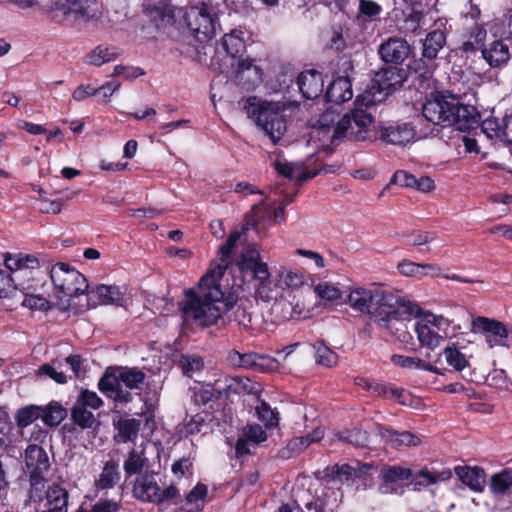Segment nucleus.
<instances>
[{
    "instance_id": "obj_1",
    "label": "nucleus",
    "mask_w": 512,
    "mask_h": 512,
    "mask_svg": "<svg viewBox=\"0 0 512 512\" xmlns=\"http://www.w3.org/2000/svg\"><path fill=\"white\" fill-rule=\"evenodd\" d=\"M348 304L355 311L369 315L399 341L408 343L412 339L407 331V322L420 313L415 303L380 288L360 287L349 293Z\"/></svg>"
},
{
    "instance_id": "obj_2",
    "label": "nucleus",
    "mask_w": 512,
    "mask_h": 512,
    "mask_svg": "<svg viewBox=\"0 0 512 512\" xmlns=\"http://www.w3.org/2000/svg\"><path fill=\"white\" fill-rule=\"evenodd\" d=\"M224 273V266L215 267L201 277L197 290L184 291L180 310L185 321L209 327L218 322L224 311L233 308L235 302L232 298L224 300V293L220 288L219 281Z\"/></svg>"
},
{
    "instance_id": "obj_3",
    "label": "nucleus",
    "mask_w": 512,
    "mask_h": 512,
    "mask_svg": "<svg viewBox=\"0 0 512 512\" xmlns=\"http://www.w3.org/2000/svg\"><path fill=\"white\" fill-rule=\"evenodd\" d=\"M425 119L434 125L454 126L459 131H470L481 122L480 113L472 105L463 104L453 95L436 93L422 107Z\"/></svg>"
},
{
    "instance_id": "obj_4",
    "label": "nucleus",
    "mask_w": 512,
    "mask_h": 512,
    "mask_svg": "<svg viewBox=\"0 0 512 512\" xmlns=\"http://www.w3.org/2000/svg\"><path fill=\"white\" fill-rule=\"evenodd\" d=\"M371 123V113L361 107H356L339 119L336 127L314 126L311 131V139L319 149L331 153L345 139L365 140Z\"/></svg>"
},
{
    "instance_id": "obj_5",
    "label": "nucleus",
    "mask_w": 512,
    "mask_h": 512,
    "mask_svg": "<svg viewBox=\"0 0 512 512\" xmlns=\"http://www.w3.org/2000/svg\"><path fill=\"white\" fill-rule=\"evenodd\" d=\"M145 378V373L138 368L118 367L114 371L106 370L98 382V388L115 402L128 403L132 395L122 385L128 389H140Z\"/></svg>"
},
{
    "instance_id": "obj_6",
    "label": "nucleus",
    "mask_w": 512,
    "mask_h": 512,
    "mask_svg": "<svg viewBox=\"0 0 512 512\" xmlns=\"http://www.w3.org/2000/svg\"><path fill=\"white\" fill-rule=\"evenodd\" d=\"M4 263L6 269L13 274L16 291H39L43 287L48 268L42 269L37 258L7 254Z\"/></svg>"
},
{
    "instance_id": "obj_7",
    "label": "nucleus",
    "mask_w": 512,
    "mask_h": 512,
    "mask_svg": "<svg viewBox=\"0 0 512 512\" xmlns=\"http://www.w3.org/2000/svg\"><path fill=\"white\" fill-rule=\"evenodd\" d=\"M244 109L273 143H277L282 138L286 131V124L279 103L261 102L256 97H249Z\"/></svg>"
},
{
    "instance_id": "obj_8",
    "label": "nucleus",
    "mask_w": 512,
    "mask_h": 512,
    "mask_svg": "<svg viewBox=\"0 0 512 512\" xmlns=\"http://www.w3.org/2000/svg\"><path fill=\"white\" fill-rule=\"evenodd\" d=\"M238 267L242 272H251L257 281L255 286V297L264 302L276 298V289L270 279V272L266 263L261 261V256L255 247L248 244L241 253Z\"/></svg>"
},
{
    "instance_id": "obj_9",
    "label": "nucleus",
    "mask_w": 512,
    "mask_h": 512,
    "mask_svg": "<svg viewBox=\"0 0 512 512\" xmlns=\"http://www.w3.org/2000/svg\"><path fill=\"white\" fill-rule=\"evenodd\" d=\"M406 79V71L397 66H390L381 69L375 74L372 85L363 95L357 97V107L363 108L367 112L370 106L381 102L393 90L401 87Z\"/></svg>"
},
{
    "instance_id": "obj_10",
    "label": "nucleus",
    "mask_w": 512,
    "mask_h": 512,
    "mask_svg": "<svg viewBox=\"0 0 512 512\" xmlns=\"http://www.w3.org/2000/svg\"><path fill=\"white\" fill-rule=\"evenodd\" d=\"M158 478L159 474L155 472L140 474L133 485L134 497L142 502L156 504L174 501L179 496V490L173 484L161 489Z\"/></svg>"
},
{
    "instance_id": "obj_11",
    "label": "nucleus",
    "mask_w": 512,
    "mask_h": 512,
    "mask_svg": "<svg viewBox=\"0 0 512 512\" xmlns=\"http://www.w3.org/2000/svg\"><path fill=\"white\" fill-rule=\"evenodd\" d=\"M50 278L55 289L69 297L89 292L88 281L77 269L59 262L50 269Z\"/></svg>"
},
{
    "instance_id": "obj_12",
    "label": "nucleus",
    "mask_w": 512,
    "mask_h": 512,
    "mask_svg": "<svg viewBox=\"0 0 512 512\" xmlns=\"http://www.w3.org/2000/svg\"><path fill=\"white\" fill-rule=\"evenodd\" d=\"M184 20L191 34L199 42H205L215 34L216 17L212 13V8L205 3L188 7Z\"/></svg>"
},
{
    "instance_id": "obj_13",
    "label": "nucleus",
    "mask_w": 512,
    "mask_h": 512,
    "mask_svg": "<svg viewBox=\"0 0 512 512\" xmlns=\"http://www.w3.org/2000/svg\"><path fill=\"white\" fill-rule=\"evenodd\" d=\"M53 13L73 16L77 20L98 21L102 11L96 0H56L52 7Z\"/></svg>"
},
{
    "instance_id": "obj_14",
    "label": "nucleus",
    "mask_w": 512,
    "mask_h": 512,
    "mask_svg": "<svg viewBox=\"0 0 512 512\" xmlns=\"http://www.w3.org/2000/svg\"><path fill=\"white\" fill-rule=\"evenodd\" d=\"M471 331L482 333L490 348L499 345L500 340L508 337V330L502 322L483 316H479L472 321Z\"/></svg>"
},
{
    "instance_id": "obj_15",
    "label": "nucleus",
    "mask_w": 512,
    "mask_h": 512,
    "mask_svg": "<svg viewBox=\"0 0 512 512\" xmlns=\"http://www.w3.org/2000/svg\"><path fill=\"white\" fill-rule=\"evenodd\" d=\"M409 43L401 37H389L379 45L378 54L385 63L401 64L410 54Z\"/></svg>"
},
{
    "instance_id": "obj_16",
    "label": "nucleus",
    "mask_w": 512,
    "mask_h": 512,
    "mask_svg": "<svg viewBox=\"0 0 512 512\" xmlns=\"http://www.w3.org/2000/svg\"><path fill=\"white\" fill-rule=\"evenodd\" d=\"M268 209L264 208L261 205H254L251 209V214L249 217H255V219L248 220V223L242 227L241 231H235L231 233L226 242L220 247L219 253H220V259L223 264L217 265L224 266L225 269L228 266L231 253L236 246L237 242L240 240L242 234H244L248 230V225L251 224L252 226H256L258 221L264 218L265 214H268Z\"/></svg>"
},
{
    "instance_id": "obj_17",
    "label": "nucleus",
    "mask_w": 512,
    "mask_h": 512,
    "mask_svg": "<svg viewBox=\"0 0 512 512\" xmlns=\"http://www.w3.org/2000/svg\"><path fill=\"white\" fill-rule=\"evenodd\" d=\"M446 43V23L442 20L435 22L433 29L426 35L422 44V56L432 61L437 58L439 51Z\"/></svg>"
},
{
    "instance_id": "obj_18",
    "label": "nucleus",
    "mask_w": 512,
    "mask_h": 512,
    "mask_svg": "<svg viewBox=\"0 0 512 512\" xmlns=\"http://www.w3.org/2000/svg\"><path fill=\"white\" fill-rule=\"evenodd\" d=\"M124 294L118 286L98 285L94 290L88 292V306L95 307L102 304L122 306Z\"/></svg>"
},
{
    "instance_id": "obj_19",
    "label": "nucleus",
    "mask_w": 512,
    "mask_h": 512,
    "mask_svg": "<svg viewBox=\"0 0 512 512\" xmlns=\"http://www.w3.org/2000/svg\"><path fill=\"white\" fill-rule=\"evenodd\" d=\"M370 464L357 463L356 467L349 464L328 466L323 471V478L327 481H338L340 483L354 480L361 476L363 471L369 470Z\"/></svg>"
},
{
    "instance_id": "obj_20",
    "label": "nucleus",
    "mask_w": 512,
    "mask_h": 512,
    "mask_svg": "<svg viewBox=\"0 0 512 512\" xmlns=\"http://www.w3.org/2000/svg\"><path fill=\"white\" fill-rule=\"evenodd\" d=\"M263 71L254 63L253 59L239 60L237 65L236 80L247 90L256 87L262 82Z\"/></svg>"
},
{
    "instance_id": "obj_21",
    "label": "nucleus",
    "mask_w": 512,
    "mask_h": 512,
    "mask_svg": "<svg viewBox=\"0 0 512 512\" xmlns=\"http://www.w3.org/2000/svg\"><path fill=\"white\" fill-rule=\"evenodd\" d=\"M377 434L392 447H415L421 444L420 437L410 431L398 432L390 427L379 425L377 428Z\"/></svg>"
},
{
    "instance_id": "obj_22",
    "label": "nucleus",
    "mask_w": 512,
    "mask_h": 512,
    "mask_svg": "<svg viewBox=\"0 0 512 512\" xmlns=\"http://www.w3.org/2000/svg\"><path fill=\"white\" fill-rule=\"evenodd\" d=\"M25 466L28 474H44L50 467L46 451L36 445L30 444L25 450Z\"/></svg>"
},
{
    "instance_id": "obj_23",
    "label": "nucleus",
    "mask_w": 512,
    "mask_h": 512,
    "mask_svg": "<svg viewBox=\"0 0 512 512\" xmlns=\"http://www.w3.org/2000/svg\"><path fill=\"white\" fill-rule=\"evenodd\" d=\"M297 84L306 99H315L320 96L324 86L322 74L315 70L300 73Z\"/></svg>"
},
{
    "instance_id": "obj_24",
    "label": "nucleus",
    "mask_w": 512,
    "mask_h": 512,
    "mask_svg": "<svg viewBox=\"0 0 512 512\" xmlns=\"http://www.w3.org/2000/svg\"><path fill=\"white\" fill-rule=\"evenodd\" d=\"M459 480L474 492H482L486 483V473L478 466H457L454 469Z\"/></svg>"
},
{
    "instance_id": "obj_25",
    "label": "nucleus",
    "mask_w": 512,
    "mask_h": 512,
    "mask_svg": "<svg viewBox=\"0 0 512 512\" xmlns=\"http://www.w3.org/2000/svg\"><path fill=\"white\" fill-rule=\"evenodd\" d=\"M381 139L393 145H406L410 143L414 136L413 128L407 124H393L382 127L380 130Z\"/></svg>"
},
{
    "instance_id": "obj_26",
    "label": "nucleus",
    "mask_w": 512,
    "mask_h": 512,
    "mask_svg": "<svg viewBox=\"0 0 512 512\" xmlns=\"http://www.w3.org/2000/svg\"><path fill=\"white\" fill-rule=\"evenodd\" d=\"M273 167L280 175L291 180L305 181L314 178L318 174L317 171H305V167L300 162H288L275 159L273 161Z\"/></svg>"
},
{
    "instance_id": "obj_27",
    "label": "nucleus",
    "mask_w": 512,
    "mask_h": 512,
    "mask_svg": "<svg viewBox=\"0 0 512 512\" xmlns=\"http://www.w3.org/2000/svg\"><path fill=\"white\" fill-rule=\"evenodd\" d=\"M48 512H68V491L58 484L50 485L46 492L45 497Z\"/></svg>"
},
{
    "instance_id": "obj_28",
    "label": "nucleus",
    "mask_w": 512,
    "mask_h": 512,
    "mask_svg": "<svg viewBox=\"0 0 512 512\" xmlns=\"http://www.w3.org/2000/svg\"><path fill=\"white\" fill-rule=\"evenodd\" d=\"M121 479V472L117 461L111 459L104 462L102 470L95 480V487L98 490L113 489Z\"/></svg>"
},
{
    "instance_id": "obj_29",
    "label": "nucleus",
    "mask_w": 512,
    "mask_h": 512,
    "mask_svg": "<svg viewBox=\"0 0 512 512\" xmlns=\"http://www.w3.org/2000/svg\"><path fill=\"white\" fill-rule=\"evenodd\" d=\"M325 97L328 102L341 104L353 97L352 84L347 77H338L327 88Z\"/></svg>"
},
{
    "instance_id": "obj_30",
    "label": "nucleus",
    "mask_w": 512,
    "mask_h": 512,
    "mask_svg": "<svg viewBox=\"0 0 512 512\" xmlns=\"http://www.w3.org/2000/svg\"><path fill=\"white\" fill-rule=\"evenodd\" d=\"M149 465V460L145 455V447L141 444L135 446L127 455L123 463V469L126 477L129 478L133 475L139 474L144 468Z\"/></svg>"
},
{
    "instance_id": "obj_31",
    "label": "nucleus",
    "mask_w": 512,
    "mask_h": 512,
    "mask_svg": "<svg viewBox=\"0 0 512 512\" xmlns=\"http://www.w3.org/2000/svg\"><path fill=\"white\" fill-rule=\"evenodd\" d=\"M414 330L422 347L430 350L437 348L443 341V337L435 330L434 325L424 321L415 323Z\"/></svg>"
},
{
    "instance_id": "obj_32",
    "label": "nucleus",
    "mask_w": 512,
    "mask_h": 512,
    "mask_svg": "<svg viewBox=\"0 0 512 512\" xmlns=\"http://www.w3.org/2000/svg\"><path fill=\"white\" fill-rule=\"evenodd\" d=\"M482 55L491 67H498L508 62L509 47L501 40L494 41L487 49H482Z\"/></svg>"
},
{
    "instance_id": "obj_33",
    "label": "nucleus",
    "mask_w": 512,
    "mask_h": 512,
    "mask_svg": "<svg viewBox=\"0 0 512 512\" xmlns=\"http://www.w3.org/2000/svg\"><path fill=\"white\" fill-rule=\"evenodd\" d=\"M489 490L496 497L512 493V469H504L491 476Z\"/></svg>"
},
{
    "instance_id": "obj_34",
    "label": "nucleus",
    "mask_w": 512,
    "mask_h": 512,
    "mask_svg": "<svg viewBox=\"0 0 512 512\" xmlns=\"http://www.w3.org/2000/svg\"><path fill=\"white\" fill-rule=\"evenodd\" d=\"M412 475L410 469L402 468L400 466H390L383 471L384 483L379 486V491L382 494H388L393 492L392 484L407 480Z\"/></svg>"
},
{
    "instance_id": "obj_35",
    "label": "nucleus",
    "mask_w": 512,
    "mask_h": 512,
    "mask_svg": "<svg viewBox=\"0 0 512 512\" xmlns=\"http://www.w3.org/2000/svg\"><path fill=\"white\" fill-rule=\"evenodd\" d=\"M398 270L404 276L423 277L440 274V268L433 264H418L408 260L400 262L398 264Z\"/></svg>"
},
{
    "instance_id": "obj_36",
    "label": "nucleus",
    "mask_w": 512,
    "mask_h": 512,
    "mask_svg": "<svg viewBox=\"0 0 512 512\" xmlns=\"http://www.w3.org/2000/svg\"><path fill=\"white\" fill-rule=\"evenodd\" d=\"M243 34L242 30L234 29L223 36L222 46L227 54L238 57L245 51L246 44Z\"/></svg>"
},
{
    "instance_id": "obj_37",
    "label": "nucleus",
    "mask_w": 512,
    "mask_h": 512,
    "mask_svg": "<svg viewBox=\"0 0 512 512\" xmlns=\"http://www.w3.org/2000/svg\"><path fill=\"white\" fill-rule=\"evenodd\" d=\"M120 54L121 51L114 46H98L86 56V62L90 65L101 66L114 61Z\"/></svg>"
},
{
    "instance_id": "obj_38",
    "label": "nucleus",
    "mask_w": 512,
    "mask_h": 512,
    "mask_svg": "<svg viewBox=\"0 0 512 512\" xmlns=\"http://www.w3.org/2000/svg\"><path fill=\"white\" fill-rule=\"evenodd\" d=\"M409 70L415 74V82H418L419 86L424 88L430 85L432 78L433 69L424 59H415L409 64Z\"/></svg>"
},
{
    "instance_id": "obj_39",
    "label": "nucleus",
    "mask_w": 512,
    "mask_h": 512,
    "mask_svg": "<svg viewBox=\"0 0 512 512\" xmlns=\"http://www.w3.org/2000/svg\"><path fill=\"white\" fill-rule=\"evenodd\" d=\"M65 371L62 360L56 359L51 363L41 365L38 369V375L47 376L58 384H65L68 380Z\"/></svg>"
},
{
    "instance_id": "obj_40",
    "label": "nucleus",
    "mask_w": 512,
    "mask_h": 512,
    "mask_svg": "<svg viewBox=\"0 0 512 512\" xmlns=\"http://www.w3.org/2000/svg\"><path fill=\"white\" fill-rule=\"evenodd\" d=\"M115 426L121 441L126 443L137 438L141 421L135 418L119 419Z\"/></svg>"
},
{
    "instance_id": "obj_41",
    "label": "nucleus",
    "mask_w": 512,
    "mask_h": 512,
    "mask_svg": "<svg viewBox=\"0 0 512 512\" xmlns=\"http://www.w3.org/2000/svg\"><path fill=\"white\" fill-rule=\"evenodd\" d=\"M21 305L36 311H48L51 309L49 300L38 291L27 290L21 292Z\"/></svg>"
},
{
    "instance_id": "obj_42",
    "label": "nucleus",
    "mask_w": 512,
    "mask_h": 512,
    "mask_svg": "<svg viewBox=\"0 0 512 512\" xmlns=\"http://www.w3.org/2000/svg\"><path fill=\"white\" fill-rule=\"evenodd\" d=\"M208 488L205 484L198 483L185 497L187 511H200L204 507Z\"/></svg>"
},
{
    "instance_id": "obj_43",
    "label": "nucleus",
    "mask_w": 512,
    "mask_h": 512,
    "mask_svg": "<svg viewBox=\"0 0 512 512\" xmlns=\"http://www.w3.org/2000/svg\"><path fill=\"white\" fill-rule=\"evenodd\" d=\"M252 356L248 362L247 370L256 372H273L278 369L279 363L276 359L265 354H257L252 352Z\"/></svg>"
},
{
    "instance_id": "obj_44",
    "label": "nucleus",
    "mask_w": 512,
    "mask_h": 512,
    "mask_svg": "<svg viewBox=\"0 0 512 512\" xmlns=\"http://www.w3.org/2000/svg\"><path fill=\"white\" fill-rule=\"evenodd\" d=\"M66 410L58 403H50L46 407H41V419L50 426H58L66 417Z\"/></svg>"
},
{
    "instance_id": "obj_45",
    "label": "nucleus",
    "mask_w": 512,
    "mask_h": 512,
    "mask_svg": "<svg viewBox=\"0 0 512 512\" xmlns=\"http://www.w3.org/2000/svg\"><path fill=\"white\" fill-rule=\"evenodd\" d=\"M316 363L324 367L330 368L337 364L338 355L330 349L322 340L314 343Z\"/></svg>"
},
{
    "instance_id": "obj_46",
    "label": "nucleus",
    "mask_w": 512,
    "mask_h": 512,
    "mask_svg": "<svg viewBox=\"0 0 512 512\" xmlns=\"http://www.w3.org/2000/svg\"><path fill=\"white\" fill-rule=\"evenodd\" d=\"M73 423L82 429H89L96 423V418L91 410L74 403L71 409Z\"/></svg>"
},
{
    "instance_id": "obj_47",
    "label": "nucleus",
    "mask_w": 512,
    "mask_h": 512,
    "mask_svg": "<svg viewBox=\"0 0 512 512\" xmlns=\"http://www.w3.org/2000/svg\"><path fill=\"white\" fill-rule=\"evenodd\" d=\"M367 391L377 396H384L388 398L397 399L402 404L405 403V401L402 400V397L404 396L405 393L403 388L388 386L385 383L374 381L373 384H367Z\"/></svg>"
},
{
    "instance_id": "obj_48",
    "label": "nucleus",
    "mask_w": 512,
    "mask_h": 512,
    "mask_svg": "<svg viewBox=\"0 0 512 512\" xmlns=\"http://www.w3.org/2000/svg\"><path fill=\"white\" fill-rule=\"evenodd\" d=\"M487 32L486 30L479 26L475 25L472 28L470 39L463 42L462 50L466 53H472L479 49H481L484 45V41L486 39Z\"/></svg>"
},
{
    "instance_id": "obj_49",
    "label": "nucleus",
    "mask_w": 512,
    "mask_h": 512,
    "mask_svg": "<svg viewBox=\"0 0 512 512\" xmlns=\"http://www.w3.org/2000/svg\"><path fill=\"white\" fill-rule=\"evenodd\" d=\"M315 294L323 300L331 303H337L342 300V292L340 289L328 282H320L314 286Z\"/></svg>"
},
{
    "instance_id": "obj_50",
    "label": "nucleus",
    "mask_w": 512,
    "mask_h": 512,
    "mask_svg": "<svg viewBox=\"0 0 512 512\" xmlns=\"http://www.w3.org/2000/svg\"><path fill=\"white\" fill-rule=\"evenodd\" d=\"M30 482L29 498L33 502H42L45 497L46 479L44 474H28Z\"/></svg>"
},
{
    "instance_id": "obj_51",
    "label": "nucleus",
    "mask_w": 512,
    "mask_h": 512,
    "mask_svg": "<svg viewBox=\"0 0 512 512\" xmlns=\"http://www.w3.org/2000/svg\"><path fill=\"white\" fill-rule=\"evenodd\" d=\"M39 418H41V407L35 405L19 409L15 416L17 425L20 427H27Z\"/></svg>"
},
{
    "instance_id": "obj_52",
    "label": "nucleus",
    "mask_w": 512,
    "mask_h": 512,
    "mask_svg": "<svg viewBox=\"0 0 512 512\" xmlns=\"http://www.w3.org/2000/svg\"><path fill=\"white\" fill-rule=\"evenodd\" d=\"M447 363L456 371H462L469 365V361L455 346L446 347L443 351Z\"/></svg>"
},
{
    "instance_id": "obj_53",
    "label": "nucleus",
    "mask_w": 512,
    "mask_h": 512,
    "mask_svg": "<svg viewBox=\"0 0 512 512\" xmlns=\"http://www.w3.org/2000/svg\"><path fill=\"white\" fill-rule=\"evenodd\" d=\"M258 419L264 423L266 428H273L278 425V416L264 400L259 401L256 406Z\"/></svg>"
},
{
    "instance_id": "obj_54",
    "label": "nucleus",
    "mask_w": 512,
    "mask_h": 512,
    "mask_svg": "<svg viewBox=\"0 0 512 512\" xmlns=\"http://www.w3.org/2000/svg\"><path fill=\"white\" fill-rule=\"evenodd\" d=\"M179 365L184 375L193 377L194 373L200 372L203 369L204 362L198 355H185L181 357Z\"/></svg>"
},
{
    "instance_id": "obj_55",
    "label": "nucleus",
    "mask_w": 512,
    "mask_h": 512,
    "mask_svg": "<svg viewBox=\"0 0 512 512\" xmlns=\"http://www.w3.org/2000/svg\"><path fill=\"white\" fill-rule=\"evenodd\" d=\"M17 291L13 274L0 268V298L16 297Z\"/></svg>"
},
{
    "instance_id": "obj_56",
    "label": "nucleus",
    "mask_w": 512,
    "mask_h": 512,
    "mask_svg": "<svg viewBox=\"0 0 512 512\" xmlns=\"http://www.w3.org/2000/svg\"><path fill=\"white\" fill-rule=\"evenodd\" d=\"M75 404L92 410H97L102 407L103 400L96 392L88 389H82L75 401Z\"/></svg>"
},
{
    "instance_id": "obj_57",
    "label": "nucleus",
    "mask_w": 512,
    "mask_h": 512,
    "mask_svg": "<svg viewBox=\"0 0 512 512\" xmlns=\"http://www.w3.org/2000/svg\"><path fill=\"white\" fill-rule=\"evenodd\" d=\"M339 439L356 447H367L369 445V435L366 431H348L345 434L339 435Z\"/></svg>"
},
{
    "instance_id": "obj_58",
    "label": "nucleus",
    "mask_w": 512,
    "mask_h": 512,
    "mask_svg": "<svg viewBox=\"0 0 512 512\" xmlns=\"http://www.w3.org/2000/svg\"><path fill=\"white\" fill-rule=\"evenodd\" d=\"M422 10L413 8V11L404 19L401 27L404 33H416L420 29L423 18Z\"/></svg>"
},
{
    "instance_id": "obj_59",
    "label": "nucleus",
    "mask_w": 512,
    "mask_h": 512,
    "mask_svg": "<svg viewBox=\"0 0 512 512\" xmlns=\"http://www.w3.org/2000/svg\"><path fill=\"white\" fill-rule=\"evenodd\" d=\"M310 440H311V438H310L309 434L306 436H300V437H296V438L292 439L288 443L287 448L279 451L280 457L281 458H289L290 451H302V450L306 449L313 443V441H310Z\"/></svg>"
},
{
    "instance_id": "obj_60",
    "label": "nucleus",
    "mask_w": 512,
    "mask_h": 512,
    "mask_svg": "<svg viewBox=\"0 0 512 512\" xmlns=\"http://www.w3.org/2000/svg\"><path fill=\"white\" fill-rule=\"evenodd\" d=\"M359 16L374 20L382 12V7L372 0H360L358 7Z\"/></svg>"
},
{
    "instance_id": "obj_61",
    "label": "nucleus",
    "mask_w": 512,
    "mask_h": 512,
    "mask_svg": "<svg viewBox=\"0 0 512 512\" xmlns=\"http://www.w3.org/2000/svg\"><path fill=\"white\" fill-rule=\"evenodd\" d=\"M243 435L247 440L255 444H260L267 439L265 430L258 424H248L245 426L243 429Z\"/></svg>"
},
{
    "instance_id": "obj_62",
    "label": "nucleus",
    "mask_w": 512,
    "mask_h": 512,
    "mask_svg": "<svg viewBox=\"0 0 512 512\" xmlns=\"http://www.w3.org/2000/svg\"><path fill=\"white\" fill-rule=\"evenodd\" d=\"M251 357H253L252 352L240 353L237 350H231L228 352L226 360L233 368L246 369Z\"/></svg>"
},
{
    "instance_id": "obj_63",
    "label": "nucleus",
    "mask_w": 512,
    "mask_h": 512,
    "mask_svg": "<svg viewBox=\"0 0 512 512\" xmlns=\"http://www.w3.org/2000/svg\"><path fill=\"white\" fill-rule=\"evenodd\" d=\"M390 360L395 366L405 369H419L422 365V359L418 357L393 354Z\"/></svg>"
},
{
    "instance_id": "obj_64",
    "label": "nucleus",
    "mask_w": 512,
    "mask_h": 512,
    "mask_svg": "<svg viewBox=\"0 0 512 512\" xmlns=\"http://www.w3.org/2000/svg\"><path fill=\"white\" fill-rule=\"evenodd\" d=\"M491 385L496 386L501 390L512 392V381L508 379L504 370H495L489 375Z\"/></svg>"
}]
</instances>
